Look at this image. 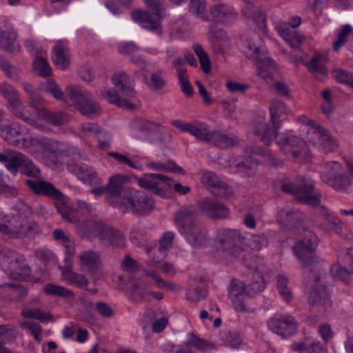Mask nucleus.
Returning <instances> with one entry per match:
<instances>
[{
    "instance_id": "56",
    "label": "nucleus",
    "mask_w": 353,
    "mask_h": 353,
    "mask_svg": "<svg viewBox=\"0 0 353 353\" xmlns=\"http://www.w3.org/2000/svg\"><path fill=\"white\" fill-rule=\"evenodd\" d=\"M147 167L157 171H168L185 174L182 168L172 161L165 163L150 162L147 164Z\"/></svg>"
},
{
    "instance_id": "3",
    "label": "nucleus",
    "mask_w": 353,
    "mask_h": 353,
    "mask_svg": "<svg viewBox=\"0 0 353 353\" xmlns=\"http://www.w3.org/2000/svg\"><path fill=\"white\" fill-rule=\"evenodd\" d=\"M243 239L237 230L219 229L216 230L214 243L217 249L230 259L238 260L244 263L248 269L256 272H260V267L255 264V261L257 259L252 256L248 250L243 249L239 245Z\"/></svg>"
},
{
    "instance_id": "18",
    "label": "nucleus",
    "mask_w": 353,
    "mask_h": 353,
    "mask_svg": "<svg viewBox=\"0 0 353 353\" xmlns=\"http://www.w3.org/2000/svg\"><path fill=\"white\" fill-rule=\"evenodd\" d=\"M313 138H310V141L316 145L325 154L334 152L337 150L339 141L330 133V131L322 126L312 134Z\"/></svg>"
},
{
    "instance_id": "59",
    "label": "nucleus",
    "mask_w": 353,
    "mask_h": 353,
    "mask_svg": "<svg viewBox=\"0 0 353 353\" xmlns=\"http://www.w3.org/2000/svg\"><path fill=\"white\" fill-rule=\"evenodd\" d=\"M331 74L336 81L346 84L353 89V74L341 68L334 69Z\"/></svg>"
},
{
    "instance_id": "63",
    "label": "nucleus",
    "mask_w": 353,
    "mask_h": 353,
    "mask_svg": "<svg viewBox=\"0 0 353 353\" xmlns=\"http://www.w3.org/2000/svg\"><path fill=\"white\" fill-rule=\"evenodd\" d=\"M34 70L40 76L47 77L51 74V68L48 61L41 57L37 56L33 62Z\"/></svg>"
},
{
    "instance_id": "6",
    "label": "nucleus",
    "mask_w": 353,
    "mask_h": 353,
    "mask_svg": "<svg viewBox=\"0 0 353 353\" xmlns=\"http://www.w3.org/2000/svg\"><path fill=\"white\" fill-rule=\"evenodd\" d=\"M271 124L265 122L263 116L259 115L256 118L254 123V134L261 136V141L265 145H270L278 134V129L281 126L279 118L282 114L289 112L288 108L284 103L278 99L271 101L270 106Z\"/></svg>"
},
{
    "instance_id": "31",
    "label": "nucleus",
    "mask_w": 353,
    "mask_h": 353,
    "mask_svg": "<svg viewBox=\"0 0 353 353\" xmlns=\"http://www.w3.org/2000/svg\"><path fill=\"white\" fill-rule=\"evenodd\" d=\"M101 94L110 103L117 105L128 110H135L140 106L139 100L131 101L129 99H121L116 92L106 88H103L101 90Z\"/></svg>"
},
{
    "instance_id": "15",
    "label": "nucleus",
    "mask_w": 353,
    "mask_h": 353,
    "mask_svg": "<svg viewBox=\"0 0 353 353\" xmlns=\"http://www.w3.org/2000/svg\"><path fill=\"white\" fill-rule=\"evenodd\" d=\"M269 329L273 332L288 338L294 334L298 329L295 319L290 315H280L272 317L268 321Z\"/></svg>"
},
{
    "instance_id": "19",
    "label": "nucleus",
    "mask_w": 353,
    "mask_h": 353,
    "mask_svg": "<svg viewBox=\"0 0 353 353\" xmlns=\"http://www.w3.org/2000/svg\"><path fill=\"white\" fill-rule=\"evenodd\" d=\"M196 211L192 208H184L175 212L174 221L182 235L187 234L196 227Z\"/></svg>"
},
{
    "instance_id": "37",
    "label": "nucleus",
    "mask_w": 353,
    "mask_h": 353,
    "mask_svg": "<svg viewBox=\"0 0 353 353\" xmlns=\"http://www.w3.org/2000/svg\"><path fill=\"white\" fill-rule=\"evenodd\" d=\"M38 117L46 121L49 124L59 126L65 124L69 121V117L64 112H50L45 108H41L38 112Z\"/></svg>"
},
{
    "instance_id": "22",
    "label": "nucleus",
    "mask_w": 353,
    "mask_h": 353,
    "mask_svg": "<svg viewBox=\"0 0 353 353\" xmlns=\"http://www.w3.org/2000/svg\"><path fill=\"white\" fill-rule=\"evenodd\" d=\"M210 14L216 21L225 24L232 23L237 17V12L232 6L221 3L211 6Z\"/></svg>"
},
{
    "instance_id": "54",
    "label": "nucleus",
    "mask_w": 353,
    "mask_h": 353,
    "mask_svg": "<svg viewBox=\"0 0 353 353\" xmlns=\"http://www.w3.org/2000/svg\"><path fill=\"white\" fill-rule=\"evenodd\" d=\"M7 336L15 339L17 336V329L11 327L9 325H0V353H12L4 346Z\"/></svg>"
},
{
    "instance_id": "49",
    "label": "nucleus",
    "mask_w": 353,
    "mask_h": 353,
    "mask_svg": "<svg viewBox=\"0 0 353 353\" xmlns=\"http://www.w3.org/2000/svg\"><path fill=\"white\" fill-rule=\"evenodd\" d=\"M279 219L285 224L294 225L303 221V214L297 210H281L278 214Z\"/></svg>"
},
{
    "instance_id": "50",
    "label": "nucleus",
    "mask_w": 353,
    "mask_h": 353,
    "mask_svg": "<svg viewBox=\"0 0 353 353\" xmlns=\"http://www.w3.org/2000/svg\"><path fill=\"white\" fill-rule=\"evenodd\" d=\"M138 130L145 134H150L154 132H161L164 136V139L167 141H170L172 139L171 134L168 132H163L161 130V126L157 123L150 121H143L140 122L138 125Z\"/></svg>"
},
{
    "instance_id": "36",
    "label": "nucleus",
    "mask_w": 353,
    "mask_h": 353,
    "mask_svg": "<svg viewBox=\"0 0 353 353\" xmlns=\"http://www.w3.org/2000/svg\"><path fill=\"white\" fill-rule=\"evenodd\" d=\"M344 170L343 165L338 161L325 162L320 167V176L323 182L327 184L330 179H334Z\"/></svg>"
},
{
    "instance_id": "51",
    "label": "nucleus",
    "mask_w": 353,
    "mask_h": 353,
    "mask_svg": "<svg viewBox=\"0 0 353 353\" xmlns=\"http://www.w3.org/2000/svg\"><path fill=\"white\" fill-rule=\"evenodd\" d=\"M21 128L14 124H0V136L10 143H14V138L21 135Z\"/></svg>"
},
{
    "instance_id": "8",
    "label": "nucleus",
    "mask_w": 353,
    "mask_h": 353,
    "mask_svg": "<svg viewBox=\"0 0 353 353\" xmlns=\"http://www.w3.org/2000/svg\"><path fill=\"white\" fill-rule=\"evenodd\" d=\"M245 155L242 161L236 165V172L242 177L253 176L257 170L258 159L251 155H261L270 166L281 167L283 161L272 152L258 146L250 145L245 149Z\"/></svg>"
},
{
    "instance_id": "53",
    "label": "nucleus",
    "mask_w": 353,
    "mask_h": 353,
    "mask_svg": "<svg viewBox=\"0 0 353 353\" xmlns=\"http://www.w3.org/2000/svg\"><path fill=\"white\" fill-rule=\"evenodd\" d=\"M43 290L48 294L61 296L67 299H73L75 296L74 293L72 290L63 286L52 283L46 284L44 286Z\"/></svg>"
},
{
    "instance_id": "5",
    "label": "nucleus",
    "mask_w": 353,
    "mask_h": 353,
    "mask_svg": "<svg viewBox=\"0 0 353 353\" xmlns=\"http://www.w3.org/2000/svg\"><path fill=\"white\" fill-rule=\"evenodd\" d=\"M26 184L34 194L53 199L57 212L63 219L72 223L78 221L75 213L66 205L63 194L53 184L42 180L41 178L37 180L26 179Z\"/></svg>"
},
{
    "instance_id": "20",
    "label": "nucleus",
    "mask_w": 353,
    "mask_h": 353,
    "mask_svg": "<svg viewBox=\"0 0 353 353\" xmlns=\"http://www.w3.org/2000/svg\"><path fill=\"white\" fill-rule=\"evenodd\" d=\"M7 108L10 112L26 122L34 125L36 123L34 110L32 105H25L20 97L7 103Z\"/></svg>"
},
{
    "instance_id": "33",
    "label": "nucleus",
    "mask_w": 353,
    "mask_h": 353,
    "mask_svg": "<svg viewBox=\"0 0 353 353\" xmlns=\"http://www.w3.org/2000/svg\"><path fill=\"white\" fill-rule=\"evenodd\" d=\"M276 29L280 36L292 48L296 49L299 48L304 38L295 29L288 24H279Z\"/></svg>"
},
{
    "instance_id": "7",
    "label": "nucleus",
    "mask_w": 353,
    "mask_h": 353,
    "mask_svg": "<svg viewBox=\"0 0 353 353\" xmlns=\"http://www.w3.org/2000/svg\"><path fill=\"white\" fill-rule=\"evenodd\" d=\"M246 43V56L256 65L259 75L265 80L272 79L276 71V64L268 54L259 37L254 34L248 38Z\"/></svg>"
},
{
    "instance_id": "32",
    "label": "nucleus",
    "mask_w": 353,
    "mask_h": 353,
    "mask_svg": "<svg viewBox=\"0 0 353 353\" xmlns=\"http://www.w3.org/2000/svg\"><path fill=\"white\" fill-rule=\"evenodd\" d=\"M112 82L117 90L122 94L130 98H133L135 96L136 92L130 81V77L125 72L115 74L112 77Z\"/></svg>"
},
{
    "instance_id": "52",
    "label": "nucleus",
    "mask_w": 353,
    "mask_h": 353,
    "mask_svg": "<svg viewBox=\"0 0 353 353\" xmlns=\"http://www.w3.org/2000/svg\"><path fill=\"white\" fill-rule=\"evenodd\" d=\"M19 172L26 175L29 178L37 180L41 178L40 169L29 158L26 157L23 165H21Z\"/></svg>"
},
{
    "instance_id": "55",
    "label": "nucleus",
    "mask_w": 353,
    "mask_h": 353,
    "mask_svg": "<svg viewBox=\"0 0 353 353\" xmlns=\"http://www.w3.org/2000/svg\"><path fill=\"white\" fill-rule=\"evenodd\" d=\"M25 318L34 319L42 323H47L53 321L52 316L50 313L43 312L41 309H25L21 312Z\"/></svg>"
},
{
    "instance_id": "61",
    "label": "nucleus",
    "mask_w": 353,
    "mask_h": 353,
    "mask_svg": "<svg viewBox=\"0 0 353 353\" xmlns=\"http://www.w3.org/2000/svg\"><path fill=\"white\" fill-rule=\"evenodd\" d=\"M248 245L252 249L259 250L263 247L268 245L269 239L264 233L252 234L250 238L248 239Z\"/></svg>"
},
{
    "instance_id": "10",
    "label": "nucleus",
    "mask_w": 353,
    "mask_h": 353,
    "mask_svg": "<svg viewBox=\"0 0 353 353\" xmlns=\"http://www.w3.org/2000/svg\"><path fill=\"white\" fill-rule=\"evenodd\" d=\"M145 6L153 11L154 16L148 12L136 10L132 12L131 17L134 21L139 23L143 28L154 32L157 34H161L162 28L160 19L163 17V1L162 0H142Z\"/></svg>"
},
{
    "instance_id": "60",
    "label": "nucleus",
    "mask_w": 353,
    "mask_h": 353,
    "mask_svg": "<svg viewBox=\"0 0 353 353\" xmlns=\"http://www.w3.org/2000/svg\"><path fill=\"white\" fill-rule=\"evenodd\" d=\"M108 156L114 158L118 163L128 165L130 168L139 170L143 169L142 165L139 161L131 160L127 155L117 152H110Z\"/></svg>"
},
{
    "instance_id": "46",
    "label": "nucleus",
    "mask_w": 353,
    "mask_h": 353,
    "mask_svg": "<svg viewBox=\"0 0 353 353\" xmlns=\"http://www.w3.org/2000/svg\"><path fill=\"white\" fill-rule=\"evenodd\" d=\"M337 192H346L351 185L350 177L345 170L327 184Z\"/></svg>"
},
{
    "instance_id": "57",
    "label": "nucleus",
    "mask_w": 353,
    "mask_h": 353,
    "mask_svg": "<svg viewBox=\"0 0 353 353\" xmlns=\"http://www.w3.org/2000/svg\"><path fill=\"white\" fill-rule=\"evenodd\" d=\"M165 74L163 70H159L157 72L152 73L150 76V88L154 90L163 89L167 84Z\"/></svg>"
},
{
    "instance_id": "40",
    "label": "nucleus",
    "mask_w": 353,
    "mask_h": 353,
    "mask_svg": "<svg viewBox=\"0 0 353 353\" xmlns=\"http://www.w3.org/2000/svg\"><path fill=\"white\" fill-rule=\"evenodd\" d=\"M39 144L44 152L54 156L66 154L65 145L52 139L43 138L39 141Z\"/></svg>"
},
{
    "instance_id": "9",
    "label": "nucleus",
    "mask_w": 353,
    "mask_h": 353,
    "mask_svg": "<svg viewBox=\"0 0 353 353\" xmlns=\"http://www.w3.org/2000/svg\"><path fill=\"white\" fill-rule=\"evenodd\" d=\"M81 227L85 234L99 238L105 245L122 247L125 244V239L121 232L101 222L88 220Z\"/></svg>"
},
{
    "instance_id": "39",
    "label": "nucleus",
    "mask_w": 353,
    "mask_h": 353,
    "mask_svg": "<svg viewBox=\"0 0 353 353\" xmlns=\"http://www.w3.org/2000/svg\"><path fill=\"white\" fill-rule=\"evenodd\" d=\"M184 236L190 245L194 248H203L208 246L210 243L208 232L205 230H199L196 232H189Z\"/></svg>"
},
{
    "instance_id": "30",
    "label": "nucleus",
    "mask_w": 353,
    "mask_h": 353,
    "mask_svg": "<svg viewBox=\"0 0 353 353\" xmlns=\"http://www.w3.org/2000/svg\"><path fill=\"white\" fill-rule=\"evenodd\" d=\"M245 4L243 7L242 14L248 20L252 21L260 28L265 26V17L263 11L255 6L252 2L245 0Z\"/></svg>"
},
{
    "instance_id": "64",
    "label": "nucleus",
    "mask_w": 353,
    "mask_h": 353,
    "mask_svg": "<svg viewBox=\"0 0 353 353\" xmlns=\"http://www.w3.org/2000/svg\"><path fill=\"white\" fill-rule=\"evenodd\" d=\"M292 349L300 353H312L316 350H321L322 349V345L320 342L310 344L301 342L294 343L292 344Z\"/></svg>"
},
{
    "instance_id": "58",
    "label": "nucleus",
    "mask_w": 353,
    "mask_h": 353,
    "mask_svg": "<svg viewBox=\"0 0 353 353\" xmlns=\"http://www.w3.org/2000/svg\"><path fill=\"white\" fill-rule=\"evenodd\" d=\"M193 50L199 60L202 70L206 74L208 73L211 68L209 56L200 44L194 46Z\"/></svg>"
},
{
    "instance_id": "4",
    "label": "nucleus",
    "mask_w": 353,
    "mask_h": 353,
    "mask_svg": "<svg viewBox=\"0 0 353 353\" xmlns=\"http://www.w3.org/2000/svg\"><path fill=\"white\" fill-rule=\"evenodd\" d=\"M319 238L316 234L307 231L305 236L296 241L292 247V251L301 265L303 279L306 283H310V275L320 274L324 271L322 264L316 255V248Z\"/></svg>"
},
{
    "instance_id": "38",
    "label": "nucleus",
    "mask_w": 353,
    "mask_h": 353,
    "mask_svg": "<svg viewBox=\"0 0 353 353\" xmlns=\"http://www.w3.org/2000/svg\"><path fill=\"white\" fill-rule=\"evenodd\" d=\"M63 279L68 284L84 288L89 284L88 279L83 275L72 271V266H65L62 271Z\"/></svg>"
},
{
    "instance_id": "13",
    "label": "nucleus",
    "mask_w": 353,
    "mask_h": 353,
    "mask_svg": "<svg viewBox=\"0 0 353 353\" xmlns=\"http://www.w3.org/2000/svg\"><path fill=\"white\" fill-rule=\"evenodd\" d=\"M135 179L141 188L151 190L162 197L172 188V179L161 174H144L143 176L136 177Z\"/></svg>"
},
{
    "instance_id": "42",
    "label": "nucleus",
    "mask_w": 353,
    "mask_h": 353,
    "mask_svg": "<svg viewBox=\"0 0 353 353\" xmlns=\"http://www.w3.org/2000/svg\"><path fill=\"white\" fill-rule=\"evenodd\" d=\"M212 132L205 123L199 121L192 122L190 134L199 141L209 143Z\"/></svg>"
},
{
    "instance_id": "11",
    "label": "nucleus",
    "mask_w": 353,
    "mask_h": 353,
    "mask_svg": "<svg viewBox=\"0 0 353 353\" xmlns=\"http://www.w3.org/2000/svg\"><path fill=\"white\" fill-rule=\"evenodd\" d=\"M70 100L81 114L92 119L101 113V108L92 93L82 87H70L67 90Z\"/></svg>"
},
{
    "instance_id": "35",
    "label": "nucleus",
    "mask_w": 353,
    "mask_h": 353,
    "mask_svg": "<svg viewBox=\"0 0 353 353\" xmlns=\"http://www.w3.org/2000/svg\"><path fill=\"white\" fill-rule=\"evenodd\" d=\"M79 259L81 262V268L83 272H92L97 270L101 263L100 256L98 253L92 251H83Z\"/></svg>"
},
{
    "instance_id": "23",
    "label": "nucleus",
    "mask_w": 353,
    "mask_h": 353,
    "mask_svg": "<svg viewBox=\"0 0 353 353\" xmlns=\"http://www.w3.org/2000/svg\"><path fill=\"white\" fill-rule=\"evenodd\" d=\"M327 60V53H316L306 63L308 70L319 81H323L327 76V70L325 67Z\"/></svg>"
},
{
    "instance_id": "14",
    "label": "nucleus",
    "mask_w": 353,
    "mask_h": 353,
    "mask_svg": "<svg viewBox=\"0 0 353 353\" xmlns=\"http://www.w3.org/2000/svg\"><path fill=\"white\" fill-rule=\"evenodd\" d=\"M324 274V271L320 272V274L314 273L310 275V283L305 285H312L313 286L310 292L309 301L314 307H322L324 310L331 306V301L325 287L321 283V278Z\"/></svg>"
},
{
    "instance_id": "27",
    "label": "nucleus",
    "mask_w": 353,
    "mask_h": 353,
    "mask_svg": "<svg viewBox=\"0 0 353 353\" xmlns=\"http://www.w3.org/2000/svg\"><path fill=\"white\" fill-rule=\"evenodd\" d=\"M23 261L22 256L18 253L10 250H6L1 257L0 265L8 274H20L18 268L19 263Z\"/></svg>"
},
{
    "instance_id": "34",
    "label": "nucleus",
    "mask_w": 353,
    "mask_h": 353,
    "mask_svg": "<svg viewBox=\"0 0 353 353\" xmlns=\"http://www.w3.org/2000/svg\"><path fill=\"white\" fill-rule=\"evenodd\" d=\"M141 199V191L130 188L123 192L122 199L116 206L123 213L132 212L134 204L137 205V200Z\"/></svg>"
},
{
    "instance_id": "17",
    "label": "nucleus",
    "mask_w": 353,
    "mask_h": 353,
    "mask_svg": "<svg viewBox=\"0 0 353 353\" xmlns=\"http://www.w3.org/2000/svg\"><path fill=\"white\" fill-rule=\"evenodd\" d=\"M248 296L246 285L237 279H233L229 288V297L233 307L238 312H251L253 310L248 308L244 302Z\"/></svg>"
},
{
    "instance_id": "21",
    "label": "nucleus",
    "mask_w": 353,
    "mask_h": 353,
    "mask_svg": "<svg viewBox=\"0 0 353 353\" xmlns=\"http://www.w3.org/2000/svg\"><path fill=\"white\" fill-rule=\"evenodd\" d=\"M27 156L13 150H5L0 153V162L12 175L16 176L23 165Z\"/></svg>"
},
{
    "instance_id": "43",
    "label": "nucleus",
    "mask_w": 353,
    "mask_h": 353,
    "mask_svg": "<svg viewBox=\"0 0 353 353\" xmlns=\"http://www.w3.org/2000/svg\"><path fill=\"white\" fill-rule=\"evenodd\" d=\"M189 13L196 18L203 21H209V16L207 13L206 0H190L188 3Z\"/></svg>"
},
{
    "instance_id": "16",
    "label": "nucleus",
    "mask_w": 353,
    "mask_h": 353,
    "mask_svg": "<svg viewBox=\"0 0 353 353\" xmlns=\"http://www.w3.org/2000/svg\"><path fill=\"white\" fill-rule=\"evenodd\" d=\"M201 183L214 196L226 198L232 194V189L213 172L203 174Z\"/></svg>"
},
{
    "instance_id": "2",
    "label": "nucleus",
    "mask_w": 353,
    "mask_h": 353,
    "mask_svg": "<svg viewBox=\"0 0 353 353\" xmlns=\"http://www.w3.org/2000/svg\"><path fill=\"white\" fill-rule=\"evenodd\" d=\"M15 209L14 214H0V232L13 239H23L37 233L39 227L30 216V207L20 202Z\"/></svg>"
},
{
    "instance_id": "28",
    "label": "nucleus",
    "mask_w": 353,
    "mask_h": 353,
    "mask_svg": "<svg viewBox=\"0 0 353 353\" xmlns=\"http://www.w3.org/2000/svg\"><path fill=\"white\" fill-rule=\"evenodd\" d=\"M53 63L57 68L65 70L70 65V52L66 45L61 41H58L53 48L52 57Z\"/></svg>"
},
{
    "instance_id": "12",
    "label": "nucleus",
    "mask_w": 353,
    "mask_h": 353,
    "mask_svg": "<svg viewBox=\"0 0 353 353\" xmlns=\"http://www.w3.org/2000/svg\"><path fill=\"white\" fill-rule=\"evenodd\" d=\"M277 144L287 156L295 159L306 160L310 156L306 143L296 136L282 134L279 137Z\"/></svg>"
},
{
    "instance_id": "26",
    "label": "nucleus",
    "mask_w": 353,
    "mask_h": 353,
    "mask_svg": "<svg viewBox=\"0 0 353 353\" xmlns=\"http://www.w3.org/2000/svg\"><path fill=\"white\" fill-rule=\"evenodd\" d=\"M67 168L69 172L84 182L91 183L94 181L96 171L84 163L72 161L67 164Z\"/></svg>"
},
{
    "instance_id": "45",
    "label": "nucleus",
    "mask_w": 353,
    "mask_h": 353,
    "mask_svg": "<svg viewBox=\"0 0 353 353\" xmlns=\"http://www.w3.org/2000/svg\"><path fill=\"white\" fill-rule=\"evenodd\" d=\"M141 199L137 200V205L134 204L132 214L143 215L152 211L154 203L152 197L141 191Z\"/></svg>"
},
{
    "instance_id": "25",
    "label": "nucleus",
    "mask_w": 353,
    "mask_h": 353,
    "mask_svg": "<svg viewBox=\"0 0 353 353\" xmlns=\"http://www.w3.org/2000/svg\"><path fill=\"white\" fill-rule=\"evenodd\" d=\"M127 179L128 176L125 175L115 174L110 178L109 182L106 185L107 193L115 200L116 205L122 199L123 192L130 189L123 187Z\"/></svg>"
},
{
    "instance_id": "29",
    "label": "nucleus",
    "mask_w": 353,
    "mask_h": 353,
    "mask_svg": "<svg viewBox=\"0 0 353 353\" xmlns=\"http://www.w3.org/2000/svg\"><path fill=\"white\" fill-rule=\"evenodd\" d=\"M17 31L13 29L2 30L0 28V49L8 53H17L20 51V46L16 43Z\"/></svg>"
},
{
    "instance_id": "48",
    "label": "nucleus",
    "mask_w": 353,
    "mask_h": 353,
    "mask_svg": "<svg viewBox=\"0 0 353 353\" xmlns=\"http://www.w3.org/2000/svg\"><path fill=\"white\" fill-rule=\"evenodd\" d=\"M185 343L187 346L194 347L203 352H210L214 348V344L199 338L192 332L188 334Z\"/></svg>"
},
{
    "instance_id": "47",
    "label": "nucleus",
    "mask_w": 353,
    "mask_h": 353,
    "mask_svg": "<svg viewBox=\"0 0 353 353\" xmlns=\"http://www.w3.org/2000/svg\"><path fill=\"white\" fill-rule=\"evenodd\" d=\"M185 343L187 346L194 347L203 352H210L214 348V344L199 338L192 332L188 334Z\"/></svg>"
},
{
    "instance_id": "1",
    "label": "nucleus",
    "mask_w": 353,
    "mask_h": 353,
    "mask_svg": "<svg viewBox=\"0 0 353 353\" xmlns=\"http://www.w3.org/2000/svg\"><path fill=\"white\" fill-rule=\"evenodd\" d=\"M281 190L288 194H294L300 202L312 207L318 208V214L315 220V226L327 234L341 233L343 223L325 206L320 205L321 194L314 187V181L310 179L301 176L291 180L285 179L281 181Z\"/></svg>"
},
{
    "instance_id": "62",
    "label": "nucleus",
    "mask_w": 353,
    "mask_h": 353,
    "mask_svg": "<svg viewBox=\"0 0 353 353\" xmlns=\"http://www.w3.org/2000/svg\"><path fill=\"white\" fill-rule=\"evenodd\" d=\"M177 77L183 94L187 97H191L193 94V89L190 85L187 71L185 70H179Z\"/></svg>"
},
{
    "instance_id": "41",
    "label": "nucleus",
    "mask_w": 353,
    "mask_h": 353,
    "mask_svg": "<svg viewBox=\"0 0 353 353\" xmlns=\"http://www.w3.org/2000/svg\"><path fill=\"white\" fill-rule=\"evenodd\" d=\"M209 143L219 148H228L234 145L237 143L235 136L228 135L219 130L212 131Z\"/></svg>"
},
{
    "instance_id": "24",
    "label": "nucleus",
    "mask_w": 353,
    "mask_h": 353,
    "mask_svg": "<svg viewBox=\"0 0 353 353\" xmlns=\"http://www.w3.org/2000/svg\"><path fill=\"white\" fill-rule=\"evenodd\" d=\"M199 209L212 219L228 216L229 210L222 203L211 199H204L199 204Z\"/></svg>"
},
{
    "instance_id": "44",
    "label": "nucleus",
    "mask_w": 353,
    "mask_h": 353,
    "mask_svg": "<svg viewBox=\"0 0 353 353\" xmlns=\"http://www.w3.org/2000/svg\"><path fill=\"white\" fill-rule=\"evenodd\" d=\"M208 293V289L205 282L200 281L196 286H190L186 292V299L188 301L196 303L205 299Z\"/></svg>"
}]
</instances>
